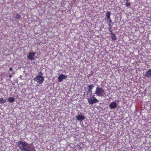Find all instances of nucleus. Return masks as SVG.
<instances>
[{
  "label": "nucleus",
  "instance_id": "obj_18",
  "mask_svg": "<svg viewBox=\"0 0 151 151\" xmlns=\"http://www.w3.org/2000/svg\"><path fill=\"white\" fill-rule=\"evenodd\" d=\"M39 74L40 76H42L43 75V73L42 71H40L39 72Z\"/></svg>",
  "mask_w": 151,
  "mask_h": 151
},
{
  "label": "nucleus",
  "instance_id": "obj_9",
  "mask_svg": "<svg viewBox=\"0 0 151 151\" xmlns=\"http://www.w3.org/2000/svg\"><path fill=\"white\" fill-rule=\"evenodd\" d=\"M77 119L79 121H81L85 119V117L84 116L82 115H78L76 116Z\"/></svg>",
  "mask_w": 151,
  "mask_h": 151
},
{
  "label": "nucleus",
  "instance_id": "obj_4",
  "mask_svg": "<svg viewBox=\"0 0 151 151\" xmlns=\"http://www.w3.org/2000/svg\"><path fill=\"white\" fill-rule=\"evenodd\" d=\"M88 101L90 104H93L99 102V100L95 97L88 99Z\"/></svg>",
  "mask_w": 151,
  "mask_h": 151
},
{
  "label": "nucleus",
  "instance_id": "obj_24",
  "mask_svg": "<svg viewBox=\"0 0 151 151\" xmlns=\"http://www.w3.org/2000/svg\"><path fill=\"white\" fill-rule=\"evenodd\" d=\"M125 1H129V0H125Z\"/></svg>",
  "mask_w": 151,
  "mask_h": 151
},
{
  "label": "nucleus",
  "instance_id": "obj_3",
  "mask_svg": "<svg viewBox=\"0 0 151 151\" xmlns=\"http://www.w3.org/2000/svg\"><path fill=\"white\" fill-rule=\"evenodd\" d=\"M34 79L40 84H42L44 81V78L42 76H37Z\"/></svg>",
  "mask_w": 151,
  "mask_h": 151
},
{
  "label": "nucleus",
  "instance_id": "obj_19",
  "mask_svg": "<svg viewBox=\"0 0 151 151\" xmlns=\"http://www.w3.org/2000/svg\"><path fill=\"white\" fill-rule=\"evenodd\" d=\"M109 32H110V34L111 35H112L113 34H114L113 33V32H112V31H109Z\"/></svg>",
  "mask_w": 151,
  "mask_h": 151
},
{
  "label": "nucleus",
  "instance_id": "obj_21",
  "mask_svg": "<svg viewBox=\"0 0 151 151\" xmlns=\"http://www.w3.org/2000/svg\"><path fill=\"white\" fill-rule=\"evenodd\" d=\"M108 25L109 26V27H111V23H109L108 24Z\"/></svg>",
  "mask_w": 151,
  "mask_h": 151
},
{
  "label": "nucleus",
  "instance_id": "obj_17",
  "mask_svg": "<svg viewBox=\"0 0 151 151\" xmlns=\"http://www.w3.org/2000/svg\"><path fill=\"white\" fill-rule=\"evenodd\" d=\"M108 22L111 23V22H112V21L111 20V19L110 18L109 19H108Z\"/></svg>",
  "mask_w": 151,
  "mask_h": 151
},
{
  "label": "nucleus",
  "instance_id": "obj_25",
  "mask_svg": "<svg viewBox=\"0 0 151 151\" xmlns=\"http://www.w3.org/2000/svg\"><path fill=\"white\" fill-rule=\"evenodd\" d=\"M92 96L94 97V95L93 96Z\"/></svg>",
  "mask_w": 151,
  "mask_h": 151
},
{
  "label": "nucleus",
  "instance_id": "obj_10",
  "mask_svg": "<svg viewBox=\"0 0 151 151\" xmlns=\"http://www.w3.org/2000/svg\"><path fill=\"white\" fill-rule=\"evenodd\" d=\"M94 87L93 86V85H89L88 86V91L90 92L91 93L92 92V90Z\"/></svg>",
  "mask_w": 151,
  "mask_h": 151
},
{
  "label": "nucleus",
  "instance_id": "obj_15",
  "mask_svg": "<svg viewBox=\"0 0 151 151\" xmlns=\"http://www.w3.org/2000/svg\"><path fill=\"white\" fill-rule=\"evenodd\" d=\"M127 2L126 3L125 6L127 7H129V6H131V4L128 1H126Z\"/></svg>",
  "mask_w": 151,
  "mask_h": 151
},
{
  "label": "nucleus",
  "instance_id": "obj_16",
  "mask_svg": "<svg viewBox=\"0 0 151 151\" xmlns=\"http://www.w3.org/2000/svg\"><path fill=\"white\" fill-rule=\"evenodd\" d=\"M21 17V16L20 15L18 14H17L16 15L15 18L17 19H19Z\"/></svg>",
  "mask_w": 151,
  "mask_h": 151
},
{
  "label": "nucleus",
  "instance_id": "obj_2",
  "mask_svg": "<svg viewBox=\"0 0 151 151\" xmlns=\"http://www.w3.org/2000/svg\"><path fill=\"white\" fill-rule=\"evenodd\" d=\"M104 90L101 87H98L96 88L95 91V93L98 96H103V93H104Z\"/></svg>",
  "mask_w": 151,
  "mask_h": 151
},
{
  "label": "nucleus",
  "instance_id": "obj_20",
  "mask_svg": "<svg viewBox=\"0 0 151 151\" xmlns=\"http://www.w3.org/2000/svg\"><path fill=\"white\" fill-rule=\"evenodd\" d=\"M109 31H112V28L111 27H109Z\"/></svg>",
  "mask_w": 151,
  "mask_h": 151
},
{
  "label": "nucleus",
  "instance_id": "obj_23",
  "mask_svg": "<svg viewBox=\"0 0 151 151\" xmlns=\"http://www.w3.org/2000/svg\"><path fill=\"white\" fill-rule=\"evenodd\" d=\"M9 77L10 78H11L12 77V76L11 75H9Z\"/></svg>",
  "mask_w": 151,
  "mask_h": 151
},
{
  "label": "nucleus",
  "instance_id": "obj_12",
  "mask_svg": "<svg viewBox=\"0 0 151 151\" xmlns=\"http://www.w3.org/2000/svg\"><path fill=\"white\" fill-rule=\"evenodd\" d=\"M111 37L112 40L114 41L116 40L117 39V37L114 34L111 35Z\"/></svg>",
  "mask_w": 151,
  "mask_h": 151
},
{
  "label": "nucleus",
  "instance_id": "obj_1",
  "mask_svg": "<svg viewBox=\"0 0 151 151\" xmlns=\"http://www.w3.org/2000/svg\"><path fill=\"white\" fill-rule=\"evenodd\" d=\"M17 145L22 151H35L34 149L31 148L29 144L24 141H19Z\"/></svg>",
  "mask_w": 151,
  "mask_h": 151
},
{
  "label": "nucleus",
  "instance_id": "obj_11",
  "mask_svg": "<svg viewBox=\"0 0 151 151\" xmlns=\"http://www.w3.org/2000/svg\"><path fill=\"white\" fill-rule=\"evenodd\" d=\"M15 100V98L14 97H9L8 98V101L10 103L14 102Z\"/></svg>",
  "mask_w": 151,
  "mask_h": 151
},
{
  "label": "nucleus",
  "instance_id": "obj_6",
  "mask_svg": "<svg viewBox=\"0 0 151 151\" xmlns=\"http://www.w3.org/2000/svg\"><path fill=\"white\" fill-rule=\"evenodd\" d=\"M67 76L63 74H60L58 77V81L59 82H61L63 79L66 78Z\"/></svg>",
  "mask_w": 151,
  "mask_h": 151
},
{
  "label": "nucleus",
  "instance_id": "obj_8",
  "mask_svg": "<svg viewBox=\"0 0 151 151\" xmlns=\"http://www.w3.org/2000/svg\"><path fill=\"white\" fill-rule=\"evenodd\" d=\"M117 104L115 102H113L109 105V106L111 109L115 108L117 106Z\"/></svg>",
  "mask_w": 151,
  "mask_h": 151
},
{
  "label": "nucleus",
  "instance_id": "obj_7",
  "mask_svg": "<svg viewBox=\"0 0 151 151\" xmlns=\"http://www.w3.org/2000/svg\"><path fill=\"white\" fill-rule=\"evenodd\" d=\"M145 77L149 78L151 76V70L148 69L146 71L144 75Z\"/></svg>",
  "mask_w": 151,
  "mask_h": 151
},
{
  "label": "nucleus",
  "instance_id": "obj_5",
  "mask_svg": "<svg viewBox=\"0 0 151 151\" xmlns=\"http://www.w3.org/2000/svg\"><path fill=\"white\" fill-rule=\"evenodd\" d=\"M35 53L33 52H29L27 56V58L30 60H32L34 59V57Z\"/></svg>",
  "mask_w": 151,
  "mask_h": 151
},
{
  "label": "nucleus",
  "instance_id": "obj_14",
  "mask_svg": "<svg viewBox=\"0 0 151 151\" xmlns=\"http://www.w3.org/2000/svg\"><path fill=\"white\" fill-rule=\"evenodd\" d=\"M111 14V13L109 11H108L106 12V16L107 19H109L110 18Z\"/></svg>",
  "mask_w": 151,
  "mask_h": 151
},
{
  "label": "nucleus",
  "instance_id": "obj_22",
  "mask_svg": "<svg viewBox=\"0 0 151 151\" xmlns=\"http://www.w3.org/2000/svg\"><path fill=\"white\" fill-rule=\"evenodd\" d=\"M13 70L12 68L11 67L9 68V70Z\"/></svg>",
  "mask_w": 151,
  "mask_h": 151
},
{
  "label": "nucleus",
  "instance_id": "obj_13",
  "mask_svg": "<svg viewBox=\"0 0 151 151\" xmlns=\"http://www.w3.org/2000/svg\"><path fill=\"white\" fill-rule=\"evenodd\" d=\"M6 102V99L2 98H0V104H4Z\"/></svg>",
  "mask_w": 151,
  "mask_h": 151
}]
</instances>
